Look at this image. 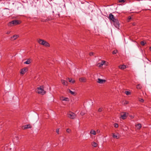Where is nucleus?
Returning <instances> with one entry per match:
<instances>
[{
	"label": "nucleus",
	"instance_id": "5",
	"mask_svg": "<svg viewBox=\"0 0 151 151\" xmlns=\"http://www.w3.org/2000/svg\"><path fill=\"white\" fill-rule=\"evenodd\" d=\"M114 22L113 24L117 28H118L119 27V24L118 21L116 19L115 21L113 22Z\"/></svg>",
	"mask_w": 151,
	"mask_h": 151
},
{
	"label": "nucleus",
	"instance_id": "16",
	"mask_svg": "<svg viewBox=\"0 0 151 151\" xmlns=\"http://www.w3.org/2000/svg\"><path fill=\"white\" fill-rule=\"evenodd\" d=\"M31 59L29 58L24 63L25 64H29L31 63Z\"/></svg>",
	"mask_w": 151,
	"mask_h": 151
},
{
	"label": "nucleus",
	"instance_id": "1",
	"mask_svg": "<svg viewBox=\"0 0 151 151\" xmlns=\"http://www.w3.org/2000/svg\"><path fill=\"white\" fill-rule=\"evenodd\" d=\"M21 22L20 21L16 19L12 20L9 22L8 24V25L9 27H12L14 25H16L19 24L21 23Z\"/></svg>",
	"mask_w": 151,
	"mask_h": 151
},
{
	"label": "nucleus",
	"instance_id": "13",
	"mask_svg": "<svg viewBox=\"0 0 151 151\" xmlns=\"http://www.w3.org/2000/svg\"><path fill=\"white\" fill-rule=\"evenodd\" d=\"M61 82L62 84H63L64 85L67 86L68 85V82L67 81H66L64 80H62V79L61 80Z\"/></svg>",
	"mask_w": 151,
	"mask_h": 151
},
{
	"label": "nucleus",
	"instance_id": "29",
	"mask_svg": "<svg viewBox=\"0 0 151 151\" xmlns=\"http://www.w3.org/2000/svg\"><path fill=\"white\" fill-rule=\"evenodd\" d=\"M102 109H103L102 108H100L98 110V111L99 112H100L102 111Z\"/></svg>",
	"mask_w": 151,
	"mask_h": 151
},
{
	"label": "nucleus",
	"instance_id": "31",
	"mask_svg": "<svg viewBox=\"0 0 151 151\" xmlns=\"http://www.w3.org/2000/svg\"><path fill=\"white\" fill-rule=\"evenodd\" d=\"M117 52V51L116 50H114L112 54H115Z\"/></svg>",
	"mask_w": 151,
	"mask_h": 151
},
{
	"label": "nucleus",
	"instance_id": "15",
	"mask_svg": "<svg viewBox=\"0 0 151 151\" xmlns=\"http://www.w3.org/2000/svg\"><path fill=\"white\" fill-rule=\"evenodd\" d=\"M43 45L46 47H50V44L46 41H45Z\"/></svg>",
	"mask_w": 151,
	"mask_h": 151
},
{
	"label": "nucleus",
	"instance_id": "28",
	"mask_svg": "<svg viewBox=\"0 0 151 151\" xmlns=\"http://www.w3.org/2000/svg\"><path fill=\"white\" fill-rule=\"evenodd\" d=\"M114 126L115 127L117 128L118 127V125L117 123H115L114 124Z\"/></svg>",
	"mask_w": 151,
	"mask_h": 151
},
{
	"label": "nucleus",
	"instance_id": "38",
	"mask_svg": "<svg viewBox=\"0 0 151 151\" xmlns=\"http://www.w3.org/2000/svg\"><path fill=\"white\" fill-rule=\"evenodd\" d=\"M125 104H129V102L127 101H125Z\"/></svg>",
	"mask_w": 151,
	"mask_h": 151
},
{
	"label": "nucleus",
	"instance_id": "17",
	"mask_svg": "<svg viewBox=\"0 0 151 151\" xmlns=\"http://www.w3.org/2000/svg\"><path fill=\"white\" fill-rule=\"evenodd\" d=\"M119 68L121 69H124L126 68V66L124 65H122L119 66Z\"/></svg>",
	"mask_w": 151,
	"mask_h": 151
},
{
	"label": "nucleus",
	"instance_id": "20",
	"mask_svg": "<svg viewBox=\"0 0 151 151\" xmlns=\"http://www.w3.org/2000/svg\"><path fill=\"white\" fill-rule=\"evenodd\" d=\"M90 133L93 135H96V132L93 130H91L90 132Z\"/></svg>",
	"mask_w": 151,
	"mask_h": 151
},
{
	"label": "nucleus",
	"instance_id": "22",
	"mask_svg": "<svg viewBox=\"0 0 151 151\" xmlns=\"http://www.w3.org/2000/svg\"><path fill=\"white\" fill-rule=\"evenodd\" d=\"M68 79L69 80V82L70 83H75V81L74 80H73L72 79H70L68 78Z\"/></svg>",
	"mask_w": 151,
	"mask_h": 151
},
{
	"label": "nucleus",
	"instance_id": "40",
	"mask_svg": "<svg viewBox=\"0 0 151 151\" xmlns=\"http://www.w3.org/2000/svg\"><path fill=\"white\" fill-rule=\"evenodd\" d=\"M81 114L82 115H83L84 114L83 113H81Z\"/></svg>",
	"mask_w": 151,
	"mask_h": 151
},
{
	"label": "nucleus",
	"instance_id": "36",
	"mask_svg": "<svg viewBox=\"0 0 151 151\" xmlns=\"http://www.w3.org/2000/svg\"><path fill=\"white\" fill-rule=\"evenodd\" d=\"M93 53H94L93 52H91L90 53H89V55L90 56L93 55Z\"/></svg>",
	"mask_w": 151,
	"mask_h": 151
},
{
	"label": "nucleus",
	"instance_id": "26",
	"mask_svg": "<svg viewBox=\"0 0 151 151\" xmlns=\"http://www.w3.org/2000/svg\"><path fill=\"white\" fill-rule=\"evenodd\" d=\"M125 93L127 95H130L131 94L130 92L128 91H126Z\"/></svg>",
	"mask_w": 151,
	"mask_h": 151
},
{
	"label": "nucleus",
	"instance_id": "19",
	"mask_svg": "<svg viewBox=\"0 0 151 151\" xmlns=\"http://www.w3.org/2000/svg\"><path fill=\"white\" fill-rule=\"evenodd\" d=\"M112 134L113 137L114 138H115L117 139H119V135H115L114 133H112Z\"/></svg>",
	"mask_w": 151,
	"mask_h": 151
},
{
	"label": "nucleus",
	"instance_id": "30",
	"mask_svg": "<svg viewBox=\"0 0 151 151\" xmlns=\"http://www.w3.org/2000/svg\"><path fill=\"white\" fill-rule=\"evenodd\" d=\"M71 130L69 129H68L66 130L67 132L68 133H70L71 132Z\"/></svg>",
	"mask_w": 151,
	"mask_h": 151
},
{
	"label": "nucleus",
	"instance_id": "2",
	"mask_svg": "<svg viewBox=\"0 0 151 151\" xmlns=\"http://www.w3.org/2000/svg\"><path fill=\"white\" fill-rule=\"evenodd\" d=\"M36 91L38 93L42 95H44L46 93V91L43 89V86H42L37 87Z\"/></svg>",
	"mask_w": 151,
	"mask_h": 151
},
{
	"label": "nucleus",
	"instance_id": "24",
	"mask_svg": "<svg viewBox=\"0 0 151 151\" xmlns=\"http://www.w3.org/2000/svg\"><path fill=\"white\" fill-rule=\"evenodd\" d=\"M142 86L140 84H138L137 86V88L138 89H140L142 88Z\"/></svg>",
	"mask_w": 151,
	"mask_h": 151
},
{
	"label": "nucleus",
	"instance_id": "33",
	"mask_svg": "<svg viewBox=\"0 0 151 151\" xmlns=\"http://www.w3.org/2000/svg\"><path fill=\"white\" fill-rule=\"evenodd\" d=\"M118 1L119 3L124 2H125L124 0H119Z\"/></svg>",
	"mask_w": 151,
	"mask_h": 151
},
{
	"label": "nucleus",
	"instance_id": "41",
	"mask_svg": "<svg viewBox=\"0 0 151 151\" xmlns=\"http://www.w3.org/2000/svg\"><path fill=\"white\" fill-rule=\"evenodd\" d=\"M99 132V130H97V132Z\"/></svg>",
	"mask_w": 151,
	"mask_h": 151
},
{
	"label": "nucleus",
	"instance_id": "4",
	"mask_svg": "<svg viewBox=\"0 0 151 151\" xmlns=\"http://www.w3.org/2000/svg\"><path fill=\"white\" fill-rule=\"evenodd\" d=\"M68 117L71 119H73L76 117V115L74 113L70 111L68 114Z\"/></svg>",
	"mask_w": 151,
	"mask_h": 151
},
{
	"label": "nucleus",
	"instance_id": "10",
	"mask_svg": "<svg viewBox=\"0 0 151 151\" xmlns=\"http://www.w3.org/2000/svg\"><path fill=\"white\" fill-rule=\"evenodd\" d=\"M37 42L40 44L42 45H43L45 41L44 40H42L40 39H37Z\"/></svg>",
	"mask_w": 151,
	"mask_h": 151
},
{
	"label": "nucleus",
	"instance_id": "32",
	"mask_svg": "<svg viewBox=\"0 0 151 151\" xmlns=\"http://www.w3.org/2000/svg\"><path fill=\"white\" fill-rule=\"evenodd\" d=\"M139 101L141 102H144V100L142 99H139Z\"/></svg>",
	"mask_w": 151,
	"mask_h": 151
},
{
	"label": "nucleus",
	"instance_id": "25",
	"mask_svg": "<svg viewBox=\"0 0 151 151\" xmlns=\"http://www.w3.org/2000/svg\"><path fill=\"white\" fill-rule=\"evenodd\" d=\"M69 92H70L71 94L72 95H74L75 94V93L74 92L72 91H71L69 89Z\"/></svg>",
	"mask_w": 151,
	"mask_h": 151
},
{
	"label": "nucleus",
	"instance_id": "3",
	"mask_svg": "<svg viewBox=\"0 0 151 151\" xmlns=\"http://www.w3.org/2000/svg\"><path fill=\"white\" fill-rule=\"evenodd\" d=\"M129 115V114L127 112H122L121 114V116L120 117V119H125L127 118V117Z\"/></svg>",
	"mask_w": 151,
	"mask_h": 151
},
{
	"label": "nucleus",
	"instance_id": "18",
	"mask_svg": "<svg viewBox=\"0 0 151 151\" xmlns=\"http://www.w3.org/2000/svg\"><path fill=\"white\" fill-rule=\"evenodd\" d=\"M136 128L137 129H139L141 127V124H137L136 125Z\"/></svg>",
	"mask_w": 151,
	"mask_h": 151
},
{
	"label": "nucleus",
	"instance_id": "34",
	"mask_svg": "<svg viewBox=\"0 0 151 151\" xmlns=\"http://www.w3.org/2000/svg\"><path fill=\"white\" fill-rule=\"evenodd\" d=\"M56 132L58 134H59V129H57L56 130Z\"/></svg>",
	"mask_w": 151,
	"mask_h": 151
},
{
	"label": "nucleus",
	"instance_id": "6",
	"mask_svg": "<svg viewBox=\"0 0 151 151\" xmlns=\"http://www.w3.org/2000/svg\"><path fill=\"white\" fill-rule=\"evenodd\" d=\"M32 128V126L30 124H27L23 126L22 129H27L31 128Z\"/></svg>",
	"mask_w": 151,
	"mask_h": 151
},
{
	"label": "nucleus",
	"instance_id": "11",
	"mask_svg": "<svg viewBox=\"0 0 151 151\" xmlns=\"http://www.w3.org/2000/svg\"><path fill=\"white\" fill-rule=\"evenodd\" d=\"M106 61L104 60H102L101 63H99L97 64V66L99 67H101L104 65L105 64Z\"/></svg>",
	"mask_w": 151,
	"mask_h": 151
},
{
	"label": "nucleus",
	"instance_id": "23",
	"mask_svg": "<svg viewBox=\"0 0 151 151\" xmlns=\"http://www.w3.org/2000/svg\"><path fill=\"white\" fill-rule=\"evenodd\" d=\"M92 145L94 147H96L97 146V144L95 142H93L92 143Z\"/></svg>",
	"mask_w": 151,
	"mask_h": 151
},
{
	"label": "nucleus",
	"instance_id": "37",
	"mask_svg": "<svg viewBox=\"0 0 151 151\" xmlns=\"http://www.w3.org/2000/svg\"><path fill=\"white\" fill-rule=\"evenodd\" d=\"M11 32V31H8L6 33V34H9Z\"/></svg>",
	"mask_w": 151,
	"mask_h": 151
},
{
	"label": "nucleus",
	"instance_id": "42",
	"mask_svg": "<svg viewBox=\"0 0 151 151\" xmlns=\"http://www.w3.org/2000/svg\"><path fill=\"white\" fill-rule=\"evenodd\" d=\"M150 50L151 51V47H150Z\"/></svg>",
	"mask_w": 151,
	"mask_h": 151
},
{
	"label": "nucleus",
	"instance_id": "27",
	"mask_svg": "<svg viewBox=\"0 0 151 151\" xmlns=\"http://www.w3.org/2000/svg\"><path fill=\"white\" fill-rule=\"evenodd\" d=\"M140 43L141 45H142L143 46H144L146 43V42L144 41H142Z\"/></svg>",
	"mask_w": 151,
	"mask_h": 151
},
{
	"label": "nucleus",
	"instance_id": "12",
	"mask_svg": "<svg viewBox=\"0 0 151 151\" xmlns=\"http://www.w3.org/2000/svg\"><path fill=\"white\" fill-rule=\"evenodd\" d=\"M79 81L81 82H85L86 81V78L84 77L81 78H79Z\"/></svg>",
	"mask_w": 151,
	"mask_h": 151
},
{
	"label": "nucleus",
	"instance_id": "9",
	"mask_svg": "<svg viewBox=\"0 0 151 151\" xmlns=\"http://www.w3.org/2000/svg\"><path fill=\"white\" fill-rule=\"evenodd\" d=\"M27 71V68H25L22 69L20 72V74L23 75Z\"/></svg>",
	"mask_w": 151,
	"mask_h": 151
},
{
	"label": "nucleus",
	"instance_id": "7",
	"mask_svg": "<svg viewBox=\"0 0 151 151\" xmlns=\"http://www.w3.org/2000/svg\"><path fill=\"white\" fill-rule=\"evenodd\" d=\"M109 19L110 20L112 21L113 22L115 21L116 19L114 18L113 15L111 13L109 15Z\"/></svg>",
	"mask_w": 151,
	"mask_h": 151
},
{
	"label": "nucleus",
	"instance_id": "39",
	"mask_svg": "<svg viewBox=\"0 0 151 151\" xmlns=\"http://www.w3.org/2000/svg\"><path fill=\"white\" fill-rule=\"evenodd\" d=\"M128 19H129L130 20V19H131V18L130 17H129Z\"/></svg>",
	"mask_w": 151,
	"mask_h": 151
},
{
	"label": "nucleus",
	"instance_id": "35",
	"mask_svg": "<svg viewBox=\"0 0 151 151\" xmlns=\"http://www.w3.org/2000/svg\"><path fill=\"white\" fill-rule=\"evenodd\" d=\"M129 117H130L131 119H133L134 118V116L132 115H129Z\"/></svg>",
	"mask_w": 151,
	"mask_h": 151
},
{
	"label": "nucleus",
	"instance_id": "8",
	"mask_svg": "<svg viewBox=\"0 0 151 151\" xmlns=\"http://www.w3.org/2000/svg\"><path fill=\"white\" fill-rule=\"evenodd\" d=\"M106 80L104 79H101L100 78H99L98 79L97 81V82L100 84H103L105 83L106 82Z\"/></svg>",
	"mask_w": 151,
	"mask_h": 151
},
{
	"label": "nucleus",
	"instance_id": "21",
	"mask_svg": "<svg viewBox=\"0 0 151 151\" xmlns=\"http://www.w3.org/2000/svg\"><path fill=\"white\" fill-rule=\"evenodd\" d=\"M18 37L19 36L17 35H14L12 37V38L14 40H15L17 39Z\"/></svg>",
	"mask_w": 151,
	"mask_h": 151
},
{
	"label": "nucleus",
	"instance_id": "43",
	"mask_svg": "<svg viewBox=\"0 0 151 151\" xmlns=\"http://www.w3.org/2000/svg\"><path fill=\"white\" fill-rule=\"evenodd\" d=\"M1 0H0V1H1Z\"/></svg>",
	"mask_w": 151,
	"mask_h": 151
},
{
	"label": "nucleus",
	"instance_id": "14",
	"mask_svg": "<svg viewBox=\"0 0 151 151\" xmlns=\"http://www.w3.org/2000/svg\"><path fill=\"white\" fill-rule=\"evenodd\" d=\"M60 99L62 101H69V99L68 98H65L62 97L60 98Z\"/></svg>",
	"mask_w": 151,
	"mask_h": 151
}]
</instances>
